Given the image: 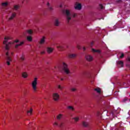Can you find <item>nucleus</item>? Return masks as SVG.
Here are the masks:
<instances>
[{"label":"nucleus","mask_w":130,"mask_h":130,"mask_svg":"<svg viewBox=\"0 0 130 130\" xmlns=\"http://www.w3.org/2000/svg\"><path fill=\"white\" fill-rule=\"evenodd\" d=\"M18 71H19V67H16V72H18Z\"/></svg>","instance_id":"58836bf2"},{"label":"nucleus","mask_w":130,"mask_h":130,"mask_svg":"<svg viewBox=\"0 0 130 130\" xmlns=\"http://www.w3.org/2000/svg\"><path fill=\"white\" fill-rule=\"evenodd\" d=\"M116 3L117 4H121V3H122V1H121V0H117Z\"/></svg>","instance_id":"f704fd0d"},{"label":"nucleus","mask_w":130,"mask_h":130,"mask_svg":"<svg viewBox=\"0 0 130 130\" xmlns=\"http://www.w3.org/2000/svg\"><path fill=\"white\" fill-rule=\"evenodd\" d=\"M27 40L28 41H29L30 42H31V41H32V37L31 36H28L27 37Z\"/></svg>","instance_id":"cd10ccee"},{"label":"nucleus","mask_w":130,"mask_h":130,"mask_svg":"<svg viewBox=\"0 0 130 130\" xmlns=\"http://www.w3.org/2000/svg\"><path fill=\"white\" fill-rule=\"evenodd\" d=\"M85 58L88 61H92L93 60V57L90 55H87L85 56Z\"/></svg>","instance_id":"1a4fd4ad"},{"label":"nucleus","mask_w":130,"mask_h":130,"mask_svg":"<svg viewBox=\"0 0 130 130\" xmlns=\"http://www.w3.org/2000/svg\"><path fill=\"white\" fill-rule=\"evenodd\" d=\"M61 81H63V78H60Z\"/></svg>","instance_id":"c03bdc74"},{"label":"nucleus","mask_w":130,"mask_h":130,"mask_svg":"<svg viewBox=\"0 0 130 130\" xmlns=\"http://www.w3.org/2000/svg\"><path fill=\"white\" fill-rule=\"evenodd\" d=\"M53 99L54 101H58L59 100V94L57 93H53Z\"/></svg>","instance_id":"423d86ee"},{"label":"nucleus","mask_w":130,"mask_h":130,"mask_svg":"<svg viewBox=\"0 0 130 130\" xmlns=\"http://www.w3.org/2000/svg\"><path fill=\"white\" fill-rule=\"evenodd\" d=\"M76 16H77V14H75L73 16L74 17H76Z\"/></svg>","instance_id":"37998d69"},{"label":"nucleus","mask_w":130,"mask_h":130,"mask_svg":"<svg viewBox=\"0 0 130 130\" xmlns=\"http://www.w3.org/2000/svg\"><path fill=\"white\" fill-rule=\"evenodd\" d=\"M117 64L121 66V68H122V67H123V62L122 61H118Z\"/></svg>","instance_id":"b1692460"},{"label":"nucleus","mask_w":130,"mask_h":130,"mask_svg":"<svg viewBox=\"0 0 130 130\" xmlns=\"http://www.w3.org/2000/svg\"><path fill=\"white\" fill-rule=\"evenodd\" d=\"M87 73L86 72L83 73V75L85 76Z\"/></svg>","instance_id":"79ce46f5"},{"label":"nucleus","mask_w":130,"mask_h":130,"mask_svg":"<svg viewBox=\"0 0 130 130\" xmlns=\"http://www.w3.org/2000/svg\"><path fill=\"white\" fill-rule=\"evenodd\" d=\"M58 89H59V90H62V89H63V87L60 85H58Z\"/></svg>","instance_id":"c85d7f7f"},{"label":"nucleus","mask_w":130,"mask_h":130,"mask_svg":"<svg viewBox=\"0 0 130 130\" xmlns=\"http://www.w3.org/2000/svg\"><path fill=\"white\" fill-rule=\"evenodd\" d=\"M6 59H7V64L8 66H10L11 64L10 62L12 61V58H11V56H10V54H9V52H6Z\"/></svg>","instance_id":"39448f33"},{"label":"nucleus","mask_w":130,"mask_h":130,"mask_svg":"<svg viewBox=\"0 0 130 130\" xmlns=\"http://www.w3.org/2000/svg\"><path fill=\"white\" fill-rule=\"evenodd\" d=\"M76 57H77L76 54H69L68 55L69 58H76Z\"/></svg>","instance_id":"f8f14e48"},{"label":"nucleus","mask_w":130,"mask_h":130,"mask_svg":"<svg viewBox=\"0 0 130 130\" xmlns=\"http://www.w3.org/2000/svg\"><path fill=\"white\" fill-rule=\"evenodd\" d=\"M54 125H58L57 123L55 122V123H54Z\"/></svg>","instance_id":"ea45409f"},{"label":"nucleus","mask_w":130,"mask_h":130,"mask_svg":"<svg viewBox=\"0 0 130 130\" xmlns=\"http://www.w3.org/2000/svg\"><path fill=\"white\" fill-rule=\"evenodd\" d=\"M57 48L59 50H60V51L63 50V46H57Z\"/></svg>","instance_id":"412c9836"},{"label":"nucleus","mask_w":130,"mask_h":130,"mask_svg":"<svg viewBox=\"0 0 130 130\" xmlns=\"http://www.w3.org/2000/svg\"><path fill=\"white\" fill-rule=\"evenodd\" d=\"M8 102H9V101H10V100H8Z\"/></svg>","instance_id":"8fccbe9b"},{"label":"nucleus","mask_w":130,"mask_h":130,"mask_svg":"<svg viewBox=\"0 0 130 130\" xmlns=\"http://www.w3.org/2000/svg\"><path fill=\"white\" fill-rule=\"evenodd\" d=\"M45 43V37H43L39 42V44L40 45H43Z\"/></svg>","instance_id":"6e6552de"},{"label":"nucleus","mask_w":130,"mask_h":130,"mask_svg":"<svg viewBox=\"0 0 130 130\" xmlns=\"http://www.w3.org/2000/svg\"><path fill=\"white\" fill-rule=\"evenodd\" d=\"M27 33H28V34H32V30L29 29L27 30Z\"/></svg>","instance_id":"2f4dec72"},{"label":"nucleus","mask_w":130,"mask_h":130,"mask_svg":"<svg viewBox=\"0 0 130 130\" xmlns=\"http://www.w3.org/2000/svg\"><path fill=\"white\" fill-rule=\"evenodd\" d=\"M2 7L4 9V10H8L9 9V7H8V5H9V3L8 2H4L2 3Z\"/></svg>","instance_id":"0eeeda50"},{"label":"nucleus","mask_w":130,"mask_h":130,"mask_svg":"<svg viewBox=\"0 0 130 130\" xmlns=\"http://www.w3.org/2000/svg\"><path fill=\"white\" fill-rule=\"evenodd\" d=\"M19 8L20 7L18 5H14L13 7V10H15V11H17V10H19Z\"/></svg>","instance_id":"bb28decb"},{"label":"nucleus","mask_w":130,"mask_h":130,"mask_svg":"<svg viewBox=\"0 0 130 130\" xmlns=\"http://www.w3.org/2000/svg\"><path fill=\"white\" fill-rule=\"evenodd\" d=\"M47 6L48 10H49L50 11H53V8L49 5V3H48Z\"/></svg>","instance_id":"5701e85b"},{"label":"nucleus","mask_w":130,"mask_h":130,"mask_svg":"<svg viewBox=\"0 0 130 130\" xmlns=\"http://www.w3.org/2000/svg\"><path fill=\"white\" fill-rule=\"evenodd\" d=\"M82 125L84 127H88V126H89V123H88L87 122H86V121H83Z\"/></svg>","instance_id":"2eb2a0df"},{"label":"nucleus","mask_w":130,"mask_h":130,"mask_svg":"<svg viewBox=\"0 0 130 130\" xmlns=\"http://www.w3.org/2000/svg\"><path fill=\"white\" fill-rule=\"evenodd\" d=\"M61 117H62V114H59L57 116V119H58V120H60V119H61Z\"/></svg>","instance_id":"a878e982"},{"label":"nucleus","mask_w":130,"mask_h":130,"mask_svg":"<svg viewBox=\"0 0 130 130\" xmlns=\"http://www.w3.org/2000/svg\"><path fill=\"white\" fill-rule=\"evenodd\" d=\"M77 48H78V49H81V46H80L79 45H77Z\"/></svg>","instance_id":"4c0bfd02"},{"label":"nucleus","mask_w":130,"mask_h":130,"mask_svg":"<svg viewBox=\"0 0 130 130\" xmlns=\"http://www.w3.org/2000/svg\"><path fill=\"white\" fill-rule=\"evenodd\" d=\"M24 44V42H21L19 44H16L15 45V48H18L19 46H21Z\"/></svg>","instance_id":"f3484780"},{"label":"nucleus","mask_w":130,"mask_h":130,"mask_svg":"<svg viewBox=\"0 0 130 130\" xmlns=\"http://www.w3.org/2000/svg\"><path fill=\"white\" fill-rule=\"evenodd\" d=\"M71 90L72 91V92H75L76 91H77V89L75 88H73L71 89Z\"/></svg>","instance_id":"72a5a7b5"},{"label":"nucleus","mask_w":130,"mask_h":130,"mask_svg":"<svg viewBox=\"0 0 130 130\" xmlns=\"http://www.w3.org/2000/svg\"><path fill=\"white\" fill-rule=\"evenodd\" d=\"M94 91H96V92H97V93H99V94H100V93H101V89H100V88H99V87L95 88Z\"/></svg>","instance_id":"4be33fe9"},{"label":"nucleus","mask_w":130,"mask_h":130,"mask_svg":"<svg viewBox=\"0 0 130 130\" xmlns=\"http://www.w3.org/2000/svg\"><path fill=\"white\" fill-rule=\"evenodd\" d=\"M14 42H15L16 43H18L20 42V41L19 40H16L14 41Z\"/></svg>","instance_id":"c9c22d12"},{"label":"nucleus","mask_w":130,"mask_h":130,"mask_svg":"<svg viewBox=\"0 0 130 130\" xmlns=\"http://www.w3.org/2000/svg\"><path fill=\"white\" fill-rule=\"evenodd\" d=\"M16 15L17 14H16V13H15V12L12 13L11 14V16L9 18V21H12V20H13L14 18H15V17H16Z\"/></svg>","instance_id":"9d476101"},{"label":"nucleus","mask_w":130,"mask_h":130,"mask_svg":"<svg viewBox=\"0 0 130 130\" xmlns=\"http://www.w3.org/2000/svg\"><path fill=\"white\" fill-rule=\"evenodd\" d=\"M91 45H93V42H92V43H91Z\"/></svg>","instance_id":"de8ad7c7"},{"label":"nucleus","mask_w":130,"mask_h":130,"mask_svg":"<svg viewBox=\"0 0 130 130\" xmlns=\"http://www.w3.org/2000/svg\"><path fill=\"white\" fill-rule=\"evenodd\" d=\"M14 55V53L13 52H12L11 53V55Z\"/></svg>","instance_id":"a18cd8bd"},{"label":"nucleus","mask_w":130,"mask_h":130,"mask_svg":"<svg viewBox=\"0 0 130 130\" xmlns=\"http://www.w3.org/2000/svg\"><path fill=\"white\" fill-rule=\"evenodd\" d=\"M83 50H84V51H85V50H86V48L85 47H83Z\"/></svg>","instance_id":"a19ab883"},{"label":"nucleus","mask_w":130,"mask_h":130,"mask_svg":"<svg viewBox=\"0 0 130 130\" xmlns=\"http://www.w3.org/2000/svg\"><path fill=\"white\" fill-rule=\"evenodd\" d=\"M4 39L5 41L3 42V44L5 45V49L6 50H9L10 47H11L12 44H14V42H10L8 43H7V42H8V40H10L9 37H5Z\"/></svg>","instance_id":"f257e3e1"},{"label":"nucleus","mask_w":130,"mask_h":130,"mask_svg":"<svg viewBox=\"0 0 130 130\" xmlns=\"http://www.w3.org/2000/svg\"><path fill=\"white\" fill-rule=\"evenodd\" d=\"M20 59L22 60V61L25 60V57H24V56H21Z\"/></svg>","instance_id":"473e14b6"},{"label":"nucleus","mask_w":130,"mask_h":130,"mask_svg":"<svg viewBox=\"0 0 130 130\" xmlns=\"http://www.w3.org/2000/svg\"><path fill=\"white\" fill-rule=\"evenodd\" d=\"M22 76L23 78L26 79L28 77V74L26 72H23L22 73Z\"/></svg>","instance_id":"a211bd4d"},{"label":"nucleus","mask_w":130,"mask_h":130,"mask_svg":"<svg viewBox=\"0 0 130 130\" xmlns=\"http://www.w3.org/2000/svg\"><path fill=\"white\" fill-rule=\"evenodd\" d=\"M32 88L34 92L37 91V78H35L31 83Z\"/></svg>","instance_id":"20e7f679"},{"label":"nucleus","mask_w":130,"mask_h":130,"mask_svg":"<svg viewBox=\"0 0 130 130\" xmlns=\"http://www.w3.org/2000/svg\"><path fill=\"white\" fill-rule=\"evenodd\" d=\"M60 8H61V6H60Z\"/></svg>","instance_id":"09e8293b"},{"label":"nucleus","mask_w":130,"mask_h":130,"mask_svg":"<svg viewBox=\"0 0 130 130\" xmlns=\"http://www.w3.org/2000/svg\"><path fill=\"white\" fill-rule=\"evenodd\" d=\"M62 13L64 15H66L67 22L69 23L70 20H71L72 18L71 17V12H70V10H63Z\"/></svg>","instance_id":"7ed1b4c3"},{"label":"nucleus","mask_w":130,"mask_h":130,"mask_svg":"<svg viewBox=\"0 0 130 130\" xmlns=\"http://www.w3.org/2000/svg\"><path fill=\"white\" fill-rule=\"evenodd\" d=\"M39 48H40L41 47V46L39 45Z\"/></svg>","instance_id":"49530a36"},{"label":"nucleus","mask_w":130,"mask_h":130,"mask_svg":"<svg viewBox=\"0 0 130 130\" xmlns=\"http://www.w3.org/2000/svg\"><path fill=\"white\" fill-rule=\"evenodd\" d=\"M62 69L64 73L67 75L68 76H70V75H71L72 72L70 71V69H69V68H68V64L66 63L65 62L62 63Z\"/></svg>","instance_id":"f03ea898"},{"label":"nucleus","mask_w":130,"mask_h":130,"mask_svg":"<svg viewBox=\"0 0 130 130\" xmlns=\"http://www.w3.org/2000/svg\"><path fill=\"white\" fill-rule=\"evenodd\" d=\"M53 51V48L51 47H48L47 48V52L48 53H51Z\"/></svg>","instance_id":"4468645a"},{"label":"nucleus","mask_w":130,"mask_h":130,"mask_svg":"<svg viewBox=\"0 0 130 130\" xmlns=\"http://www.w3.org/2000/svg\"><path fill=\"white\" fill-rule=\"evenodd\" d=\"M100 8L102 10H103V9H104V7L103 6V5H102V4H100Z\"/></svg>","instance_id":"7c9ffc66"},{"label":"nucleus","mask_w":130,"mask_h":130,"mask_svg":"<svg viewBox=\"0 0 130 130\" xmlns=\"http://www.w3.org/2000/svg\"><path fill=\"white\" fill-rule=\"evenodd\" d=\"M32 111H33V109H30L29 110L27 111V113L28 115H31V114H32Z\"/></svg>","instance_id":"393cba45"},{"label":"nucleus","mask_w":130,"mask_h":130,"mask_svg":"<svg viewBox=\"0 0 130 130\" xmlns=\"http://www.w3.org/2000/svg\"><path fill=\"white\" fill-rule=\"evenodd\" d=\"M67 109H68V110H71L72 111H74L75 110L74 107L71 106L67 107Z\"/></svg>","instance_id":"6ab92c4d"},{"label":"nucleus","mask_w":130,"mask_h":130,"mask_svg":"<svg viewBox=\"0 0 130 130\" xmlns=\"http://www.w3.org/2000/svg\"><path fill=\"white\" fill-rule=\"evenodd\" d=\"M41 54H45V51H43L41 52Z\"/></svg>","instance_id":"e433bc0d"},{"label":"nucleus","mask_w":130,"mask_h":130,"mask_svg":"<svg viewBox=\"0 0 130 130\" xmlns=\"http://www.w3.org/2000/svg\"><path fill=\"white\" fill-rule=\"evenodd\" d=\"M75 10H82V5L81 4H78L77 5H76V6L75 7Z\"/></svg>","instance_id":"9b49d317"},{"label":"nucleus","mask_w":130,"mask_h":130,"mask_svg":"<svg viewBox=\"0 0 130 130\" xmlns=\"http://www.w3.org/2000/svg\"><path fill=\"white\" fill-rule=\"evenodd\" d=\"M73 119H74L75 122H78V121L80 120V117L76 116L75 117H73Z\"/></svg>","instance_id":"dca6fc26"},{"label":"nucleus","mask_w":130,"mask_h":130,"mask_svg":"<svg viewBox=\"0 0 130 130\" xmlns=\"http://www.w3.org/2000/svg\"><path fill=\"white\" fill-rule=\"evenodd\" d=\"M92 52H96L97 53H101V51L100 50H96L95 49H91Z\"/></svg>","instance_id":"aec40b11"},{"label":"nucleus","mask_w":130,"mask_h":130,"mask_svg":"<svg viewBox=\"0 0 130 130\" xmlns=\"http://www.w3.org/2000/svg\"><path fill=\"white\" fill-rule=\"evenodd\" d=\"M60 23V22H59V20H58V19H55L54 22L55 26H59Z\"/></svg>","instance_id":"ddd939ff"},{"label":"nucleus","mask_w":130,"mask_h":130,"mask_svg":"<svg viewBox=\"0 0 130 130\" xmlns=\"http://www.w3.org/2000/svg\"><path fill=\"white\" fill-rule=\"evenodd\" d=\"M123 57H124V54L122 53L121 55L120 56V58H123Z\"/></svg>","instance_id":"c756f323"}]
</instances>
